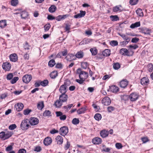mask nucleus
Segmentation results:
<instances>
[{
  "label": "nucleus",
  "instance_id": "43",
  "mask_svg": "<svg viewBox=\"0 0 153 153\" xmlns=\"http://www.w3.org/2000/svg\"><path fill=\"white\" fill-rule=\"evenodd\" d=\"M48 81L47 80L45 79L42 81H40V84L41 85L43 86H45L47 85Z\"/></svg>",
  "mask_w": 153,
  "mask_h": 153
},
{
  "label": "nucleus",
  "instance_id": "6",
  "mask_svg": "<svg viewBox=\"0 0 153 153\" xmlns=\"http://www.w3.org/2000/svg\"><path fill=\"white\" fill-rule=\"evenodd\" d=\"M32 78V76L31 75H25L23 76L22 80L24 82L27 83L31 81Z\"/></svg>",
  "mask_w": 153,
  "mask_h": 153
},
{
  "label": "nucleus",
  "instance_id": "19",
  "mask_svg": "<svg viewBox=\"0 0 153 153\" xmlns=\"http://www.w3.org/2000/svg\"><path fill=\"white\" fill-rule=\"evenodd\" d=\"M18 60V56L15 53L10 55V61L13 62H16Z\"/></svg>",
  "mask_w": 153,
  "mask_h": 153
},
{
  "label": "nucleus",
  "instance_id": "41",
  "mask_svg": "<svg viewBox=\"0 0 153 153\" xmlns=\"http://www.w3.org/2000/svg\"><path fill=\"white\" fill-rule=\"evenodd\" d=\"M120 67V65L119 63L117 62L113 64V67L115 70H118Z\"/></svg>",
  "mask_w": 153,
  "mask_h": 153
},
{
  "label": "nucleus",
  "instance_id": "23",
  "mask_svg": "<svg viewBox=\"0 0 153 153\" xmlns=\"http://www.w3.org/2000/svg\"><path fill=\"white\" fill-rule=\"evenodd\" d=\"M101 136L103 138L105 137L108 135V131L104 130L100 132Z\"/></svg>",
  "mask_w": 153,
  "mask_h": 153
},
{
  "label": "nucleus",
  "instance_id": "64",
  "mask_svg": "<svg viewBox=\"0 0 153 153\" xmlns=\"http://www.w3.org/2000/svg\"><path fill=\"white\" fill-rule=\"evenodd\" d=\"M26 151L24 149H22L19 150L18 153H26Z\"/></svg>",
  "mask_w": 153,
  "mask_h": 153
},
{
  "label": "nucleus",
  "instance_id": "56",
  "mask_svg": "<svg viewBox=\"0 0 153 153\" xmlns=\"http://www.w3.org/2000/svg\"><path fill=\"white\" fill-rule=\"evenodd\" d=\"M116 147L118 149L121 148L123 146L121 143H117L115 144Z\"/></svg>",
  "mask_w": 153,
  "mask_h": 153
},
{
  "label": "nucleus",
  "instance_id": "8",
  "mask_svg": "<svg viewBox=\"0 0 153 153\" xmlns=\"http://www.w3.org/2000/svg\"><path fill=\"white\" fill-rule=\"evenodd\" d=\"M102 103L105 105H108L110 104L111 100L110 98L108 97L104 98L102 101Z\"/></svg>",
  "mask_w": 153,
  "mask_h": 153
},
{
  "label": "nucleus",
  "instance_id": "42",
  "mask_svg": "<svg viewBox=\"0 0 153 153\" xmlns=\"http://www.w3.org/2000/svg\"><path fill=\"white\" fill-rule=\"evenodd\" d=\"M81 65L82 68L83 69H86L88 66V64L86 62H82Z\"/></svg>",
  "mask_w": 153,
  "mask_h": 153
},
{
  "label": "nucleus",
  "instance_id": "12",
  "mask_svg": "<svg viewBox=\"0 0 153 153\" xmlns=\"http://www.w3.org/2000/svg\"><path fill=\"white\" fill-rule=\"evenodd\" d=\"M15 108H16V110L19 111H21L24 107V105L22 103H17L15 105Z\"/></svg>",
  "mask_w": 153,
  "mask_h": 153
},
{
  "label": "nucleus",
  "instance_id": "32",
  "mask_svg": "<svg viewBox=\"0 0 153 153\" xmlns=\"http://www.w3.org/2000/svg\"><path fill=\"white\" fill-rule=\"evenodd\" d=\"M58 75V73L56 71H53L50 74V76L52 79L55 78Z\"/></svg>",
  "mask_w": 153,
  "mask_h": 153
},
{
  "label": "nucleus",
  "instance_id": "39",
  "mask_svg": "<svg viewBox=\"0 0 153 153\" xmlns=\"http://www.w3.org/2000/svg\"><path fill=\"white\" fill-rule=\"evenodd\" d=\"M136 12L137 15L140 16H143V13L142 10L140 9H138L136 11Z\"/></svg>",
  "mask_w": 153,
  "mask_h": 153
},
{
  "label": "nucleus",
  "instance_id": "35",
  "mask_svg": "<svg viewBox=\"0 0 153 153\" xmlns=\"http://www.w3.org/2000/svg\"><path fill=\"white\" fill-rule=\"evenodd\" d=\"M86 108L85 107L79 109L77 111V113L78 114H81L84 113L86 111Z\"/></svg>",
  "mask_w": 153,
  "mask_h": 153
},
{
  "label": "nucleus",
  "instance_id": "38",
  "mask_svg": "<svg viewBox=\"0 0 153 153\" xmlns=\"http://www.w3.org/2000/svg\"><path fill=\"white\" fill-rule=\"evenodd\" d=\"M94 118L96 120L99 121L101 119L102 116L100 114L97 113L94 115Z\"/></svg>",
  "mask_w": 153,
  "mask_h": 153
},
{
  "label": "nucleus",
  "instance_id": "17",
  "mask_svg": "<svg viewBox=\"0 0 153 153\" xmlns=\"http://www.w3.org/2000/svg\"><path fill=\"white\" fill-rule=\"evenodd\" d=\"M80 13H78L74 16V18H80L83 17L85 14L86 12L85 11H83L80 10Z\"/></svg>",
  "mask_w": 153,
  "mask_h": 153
},
{
  "label": "nucleus",
  "instance_id": "58",
  "mask_svg": "<svg viewBox=\"0 0 153 153\" xmlns=\"http://www.w3.org/2000/svg\"><path fill=\"white\" fill-rule=\"evenodd\" d=\"M92 106L95 109V111H98L100 109L99 106L95 104H93L92 105Z\"/></svg>",
  "mask_w": 153,
  "mask_h": 153
},
{
  "label": "nucleus",
  "instance_id": "3",
  "mask_svg": "<svg viewBox=\"0 0 153 153\" xmlns=\"http://www.w3.org/2000/svg\"><path fill=\"white\" fill-rule=\"evenodd\" d=\"M29 121L28 119H26L23 120L21 124V127L22 129H27L29 126Z\"/></svg>",
  "mask_w": 153,
  "mask_h": 153
},
{
  "label": "nucleus",
  "instance_id": "57",
  "mask_svg": "<svg viewBox=\"0 0 153 153\" xmlns=\"http://www.w3.org/2000/svg\"><path fill=\"white\" fill-rule=\"evenodd\" d=\"M50 25L49 24L46 25L44 26V29L46 31H48L50 28Z\"/></svg>",
  "mask_w": 153,
  "mask_h": 153
},
{
  "label": "nucleus",
  "instance_id": "10",
  "mask_svg": "<svg viewBox=\"0 0 153 153\" xmlns=\"http://www.w3.org/2000/svg\"><path fill=\"white\" fill-rule=\"evenodd\" d=\"M128 82L126 79H124L122 80L119 83V85L120 87L123 88H125L128 85Z\"/></svg>",
  "mask_w": 153,
  "mask_h": 153
},
{
  "label": "nucleus",
  "instance_id": "11",
  "mask_svg": "<svg viewBox=\"0 0 153 153\" xmlns=\"http://www.w3.org/2000/svg\"><path fill=\"white\" fill-rule=\"evenodd\" d=\"M92 142L94 144H99L102 142V139L100 137H96L92 139Z\"/></svg>",
  "mask_w": 153,
  "mask_h": 153
},
{
  "label": "nucleus",
  "instance_id": "59",
  "mask_svg": "<svg viewBox=\"0 0 153 153\" xmlns=\"http://www.w3.org/2000/svg\"><path fill=\"white\" fill-rule=\"evenodd\" d=\"M139 39L137 38H133L131 40V42L133 43H136L139 41Z\"/></svg>",
  "mask_w": 153,
  "mask_h": 153
},
{
  "label": "nucleus",
  "instance_id": "20",
  "mask_svg": "<svg viewBox=\"0 0 153 153\" xmlns=\"http://www.w3.org/2000/svg\"><path fill=\"white\" fill-rule=\"evenodd\" d=\"M52 142V140L50 137H48L46 138L44 140V143L45 146H48Z\"/></svg>",
  "mask_w": 153,
  "mask_h": 153
},
{
  "label": "nucleus",
  "instance_id": "48",
  "mask_svg": "<svg viewBox=\"0 0 153 153\" xmlns=\"http://www.w3.org/2000/svg\"><path fill=\"white\" fill-rule=\"evenodd\" d=\"M79 121L78 119L76 118H74L72 121V123L74 125H77L79 123Z\"/></svg>",
  "mask_w": 153,
  "mask_h": 153
},
{
  "label": "nucleus",
  "instance_id": "60",
  "mask_svg": "<svg viewBox=\"0 0 153 153\" xmlns=\"http://www.w3.org/2000/svg\"><path fill=\"white\" fill-rule=\"evenodd\" d=\"M108 110L109 112H111L114 110V108L112 106H109L108 107Z\"/></svg>",
  "mask_w": 153,
  "mask_h": 153
},
{
  "label": "nucleus",
  "instance_id": "34",
  "mask_svg": "<svg viewBox=\"0 0 153 153\" xmlns=\"http://www.w3.org/2000/svg\"><path fill=\"white\" fill-rule=\"evenodd\" d=\"M90 51L91 52L92 55H96L97 53V50L96 48H91Z\"/></svg>",
  "mask_w": 153,
  "mask_h": 153
},
{
  "label": "nucleus",
  "instance_id": "28",
  "mask_svg": "<svg viewBox=\"0 0 153 153\" xmlns=\"http://www.w3.org/2000/svg\"><path fill=\"white\" fill-rule=\"evenodd\" d=\"M140 22H137L134 23L132 24L130 26V27L131 28H134L140 26Z\"/></svg>",
  "mask_w": 153,
  "mask_h": 153
},
{
  "label": "nucleus",
  "instance_id": "44",
  "mask_svg": "<svg viewBox=\"0 0 153 153\" xmlns=\"http://www.w3.org/2000/svg\"><path fill=\"white\" fill-rule=\"evenodd\" d=\"M55 64V61L54 59H51L48 62V65L51 67H53Z\"/></svg>",
  "mask_w": 153,
  "mask_h": 153
},
{
  "label": "nucleus",
  "instance_id": "40",
  "mask_svg": "<svg viewBox=\"0 0 153 153\" xmlns=\"http://www.w3.org/2000/svg\"><path fill=\"white\" fill-rule=\"evenodd\" d=\"M110 18L111 19L112 21H116L119 20L118 17L117 15L111 16H110Z\"/></svg>",
  "mask_w": 153,
  "mask_h": 153
},
{
  "label": "nucleus",
  "instance_id": "63",
  "mask_svg": "<svg viewBox=\"0 0 153 153\" xmlns=\"http://www.w3.org/2000/svg\"><path fill=\"white\" fill-rule=\"evenodd\" d=\"M70 143L68 142H67L66 145L65 146V150L68 149L69 147Z\"/></svg>",
  "mask_w": 153,
  "mask_h": 153
},
{
  "label": "nucleus",
  "instance_id": "25",
  "mask_svg": "<svg viewBox=\"0 0 153 153\" xmlns=\"http://www.w3.org/2000/svg\"><path fill=\"white\" fill-rule=\"evenodd\" d=\"M110 50L109 49H105L102 53L103 55L104 56H109L110 55Z\"/></svg>",
  "mask_w": 153,
  "mask_h": 153
},
{
  "label": "nucleus",
  "instance_id": "45",
  "mask_svg": "<svg viewBox=\"0 0 153 153\" xmlns=\"http://www.w3.org/2000/svg\"><path fill=\"white\" fill-rule=\"evenodd\" d=\"M142 33L145 34H149L151 33V30L147 28H145L143 30Z\"/></svg>",
  "mask_w": 153,
  "mask_h": 153
},
{
  "label": "nucleus",
  "instance_id": "37",
  "mask_svg": "<svg viewBox=\"0 0 153 153\" xmlns=\"http://www.w3.org/2000/svg\"><path fill=\"white\" fill-rule=\"evenodd\" d=\"M43 115L44 117L51 116V112L49 110H45L43 113Z\"/></svg>",
  "mask_w": 153,
  "mask_h": 153
},
{
  "label": "nucleus",
  "instance_id": "49",
  "mask_svg": "<svg viewBox=\"0 0 153 153\" xmlns=\"http://www.w3.org/2000/svg\"><path fill=\"white\" fill-rule=\"evenodd\" d=\"M110 150V149L109 148H107L105 146H103V148L102 149V151L105 152H109Z\"/></svg>",
  "mask_w": 153,
  "mask_h": 153
},
{
  "label": "nucleus",
  "instance_id": "53",
  "mask_svg": "<svg viewBox=\"0 0 153 153\" xmlns=\"http://www.w3.org/2000/svg\"><path fill=\"white\" fill-rule=\"evenodd\" d=\"M31 110L29 109H26L24 110L23 113L25 115H28L30 112Z\"/></svg>",
  "mask_w": 153,
  "mask_h": 153
},
{
  "label": "nucleus",
  "instance_id": "29",
  "mask_svg": "<svg viewBox=\"0 0 153 153\" xmlns=\"http://www.w3.org/2000/svg\"><path fill=\"white\" fill-rule=\"evenodd\" d=\"M62 102L61 100H57L54 103V105L57 108L60 107L62 105Z\"/></svg>",
  "mask_w": 153,
  "mask_h": 153
},
{
  "label": "nucleus",
  "instance_id": "54",
  "mask_svg": "<svg viewBox=\"0 0 153 153\" xmlns=\"http://www.w3.org/2000/svg\"><path fill=\"white\" fill-rule=\"evenodd\" d=\"M153 65L152 64H150L148 65V70L149 72H151L153 70Z\"/></svg>",
  "mask_w": 153,
  "mask_h": 153
},
{
  "label": "nucleus",
  "instance_id": "50",
  "mask_svg": "<svg viewBox=\"0 0 153 153\" xmlns=\"http://www.w3.org/2000/svg\"><path fill=\"white\" fill-rule=\"evenodd\" d=\"M118 42L117 41H112L110 42V45L112 46H115L118 45Z\"/></svg>",
  "mask_w": 153,
  "mask_h": 153
},
{
  "label": "nucleus",
  "instance_id": "22",
  "mask_svg": "<svg viewBox=\"0 0 153 153\" xmlns=\"http://www.w3.org/2000/svg\"><path fill=\"white\" fill-rule=\"evenodd\" d=\"M3 68L6 71H9L10 69V64L8 62H4L2 65Z\"/></svg>",
  "mask_w": 153,
  "mask_h": 153
},
{
  "label": "nucleus",
  "instance_id": "5",
  "mask_svg": "<svg viewBox=\"0 0 153 153\" xmlns=\"http://www.w3.org/2000/svg\"><path fill=\"white\" fill-rule=\"evenodd\" d=\"M68 132V129L66 126H63L60 128L59 132L60 134L64 136L66 135Z\"/></svg>",
  "mask_w": 153,
  "mask_h": 153
},
{
  "label": "nucleus",
  "instance_id": "55",
  "mask_svg": "<svg viewBox=\"0 0 153 153\" xmlns=\"http://www.w3.org/2000/svg\"><path fill=\"white\" fill-rule=\"evenodd\" d=\"M76 79V81L77 82L79 83L80 84H82L85 80L84 79Z\"/></svg>",
  "mask_w": 153,
  "mask_h": 153
},
{
  "label": "nucleus",
  "instance_id": "52",
  "mask_svg": "<svg viewBox=\"0 0 153 153\" xmlns=\"http://www.w3.org/2000/svg\"><path fill=\"white\" fill-rule=\"evenodd\" d=\"M138 1V0H130L129 2L131 4L134 5L136 4Z\"/></svg>",
  "mask_w": 153,
  "mask_h": 153
},
{
  "label": "nucleus",
  "instance_id": "4",
  "mask_svg": "<svg viewBox=\"0 0 153 153\" xmlns=\"http://www.w3.org/2000/svg\"><path fill=\"white\" fill-rule=\"evenodd\" d=\"M139 97V95L136 93H133L131 94L129 97V98L131 101L133 102L137 100Z\"/></svg>",
  "mask_w": 153,
  "mask_h": 153
},
{
  "label": "nucleus",
  "instance_id": "47",
  "mask_svg": "<svg viewBox=\"0 0 153 153\" xmlns=\"http://www.w3.org/2000/svg\"><path fill=\"white\" fill-rule=\"evenodd\" d=\"M19 79V78L18 77H15L11 80L10 83L12 84H14Z\"/></svg>",
  "mask_w": 153,
  "mask_h": 153
},
{
  "label": "nucleus",
  "instance_id": "16",
  "mask_svg": "<svg viewBox=\"0 0 153 153\" xmlns=\"http://www.w3.org/2000/svg\"><path fill=\"white\" fill-rule=\"evenodd\" d=\"M56 142L57 144L61 145L62 144L63 142V138L60 135L57 136L56 138Z\"/></svg>",
  "mask_w": 153,
  "mask_h": 153
},
{
  "label": "nucleus",
  "instance_id": "27",
  "mask_svg": "<svg viewBox=\"0 0 153 153\" xmlns=\"http://www.w3.org/2000/svg\"><path fill=\"white\" fill-rule=\"evenodd\" d=\"M44 107V104L43 101H41L39 102L37 105V108L39 110H41Z\"/></svg>",
  "mask_w": 153,
  "mask_h": 153
},
{
  "label": "nucleus",
  "instance_id": "30",
  "mask_svg": "<svg viewBox=\"0 0 153 153\" xmlns=\"http://www.w3.org/2000/svg\"><path fill=\"white\" fill-rule=\"evenodd\" d=\"M84 56V53L83 52L80 51L78 52L75 55L76 57L78 58H81Z\"/></svg>",
  "mask_w": 153,
  "mask_h": 153
},
{
  "label": "nucleus",
  "instance_id": "18",
  "mask_svg": "<svg viewBox=\"0 0 153 153\" xmlns=\"http://www.w3.org/2000/svg\"><path fill=\"white\" fill-rule=\"evenodd\" d=\"M10 137V135L9 134H5L3 131L0 133V138L5 140L8 138Z\"/></svg>",
  "mask_w": 153,
  "mask_h": 153
},
{
  "label": "nucleus",
  "instance_id": "36",
  "mask_svg": "<svg viewBox=\"0 0 153 153\" xmlns=\"http://www.w3.org/2000/svg\"><path fill=\"white\" fill-rule=\"evenodd\" d=\"M7 25L5 20H2L0 21V27L1 28L4 27Z\"/></svg>",
  "mask_w": 153,
  "mask_h": 153
},
{
  "label": "nucleus",
  "instance_id": "26",
  "mask_svg": "<svg viewBox=\"0 0 153 153\" xmlns=\"http://www.w3.org/2000/svg\"><path fill=\"white\" fill-rule=\"evenodd\" d=\"M128 51L126 48H122L120 50V53L123 55H127Z\"/></svg>",
  "mask_w": 153,
  "mask_h": 153
},
{
  "label": "nucleus",
  "instance_id": "2",
  "mask_svg": "<svg viewBox=\"0 0 153 153\" xmlns=\"http://www.w3.org/2000/svg\"><path fill=\"white\" fill-rule=\"evenodd\" d=\"M77 73L79 74L80 79L85 80L88 76V73L86 72L81 71L80 68L77 69Z\"/></svg>",
  "mask_w": 153,
  "mask_h": 153
},
{
  "label": "nucleus",
  "instance_id": "9",
  "mask_svg": "<svg viewBox=\"0 0 153 153\" xmlns=\"http://www.w3.org/2000/svg\"><path fill=\"white\" fill-rule=\"evenodd\" d=\"M56 114L57 117H59V119L61 120H64L66 118V116L63 115L62 113L60 111L56 112Z\"/></svg>",
  "mask_w": 153,
  "mask_h": 153
},
{
  "label": "nucleus",
  "instance_id": "61",
  "mask_svg": "<svg viewBox=\"0 0 153 153\" xmlns=\"http://www.w3.org/2000/svg\"><path fill=\"white\" fill-rule=\"evenodd\" d=\"M17 126L15 124H13L10 125V130H13L16 128Z\"/></svg>",
  "mask_w": 153,
  "mask_h": 153
},
{
  "label": "nucleus",
  "instance_id": "14",
  "mask_svg": "<svg viewBox=\"0 0 153 153\" xmlns=\"http://www.w3.org/2000/svg\"><path fill=\"white\" fill-rule=\"evenodd\" d=\"M111 91L114 93H117L119 91V88L116 85H112L110 87Z\"/></svg>",
  "mask_w": 153,
  "mask_h": 153
},
{
  "label": "nucleus",
  "instance_id": "15",
  "mask_svg": "<svg viewBox=\"0 0 153 153\" xmlns=\"http://www.w3.org/2000/svg\"><path fill=\"white\" fill-rule=\"evenodd\" d=\"M149 79L147 77H144L141 79L140 82L143 85H147L149 83Z\"/></svg>",
  "mask_w": 153,
  "mask_h": 153
},
{
  "label": "nucleus",
  "instance_id": "46",
  "mask_svg": "<svg viewBox=\"0 0 153 153\" xmlns=\"http://www.w3.org/2000/svg\"><path fill=\"white\" fill-rule=\"evenodd\" d=\"M18 0H11V3L12 5L16 6L18 4Z\"/></svg>",
  "mask_w": 153,
  "mask_h": 153
},
{
  "label": "nucleus",
  "instance_id": "21",
  "mask_svg": "<svg viewBox=\"0 0 153 153\" xmlns=\"http://www.w3.org/2000/svg\"><path fill=\"white\" fill-rule=\"evenodd\" d=\"M68 96L65 94H62L59 96V99L61 100L63 102H64L67 101V100Z\"/></svg>",
  "mask_w": 153,
  "mask_h": 153
},
{
  "label": "nucleus",
  "instance_id": "51",
  "mask_svg": "<svg viewBox=\"0 0 153 153\" xmlns=\"http://www.w3.org/2000/svg\"><path fill=\"white\" fill-rule=\"evenodd\" d=\"M30 46L28 45L27 42H26L24 45V48L25 50H29L30 49Z\"/></svg>",
  "mask_w": 153,
  "mask_h": 153
},
{
  "label": "nucleus",
  "instance_id": "13",
  "mask_svg": "<svg viewBox=\"0 0 153 153\" xmlns=\"http://www.w3.org/2000/svg\"><path fill=\"white\" fill-rule=\"evenodd\" d=\"M113 10L114 12H117L118 11L121 12L124 10L123 8L121 5L116 6L113 8Z\"/></svg>",
  "mask_w": 153,
  "mask_h": 153
},
{
  "label": "nucleus",
  "instance_id": "33",
  "mask_svg": "<svg viewBox=\"0 0 153 153\" xmlns=\"http://www.w3.org/2000/svg\"><path fill=\"white\" fill-rule=\"evenodd\" d=\"M56 7L54 5H51L49 8V11L51 13H53L56 10Z\"/></svg>",
  "mask_w": 153,
  "mask_h": 153
},
{
  "label": "nucleus",
  "instance_id": "62",
  "mask_svg": "<svg viewBox=\"0 0 153 153\" xmlns=\"http://www.w3.org/2000/svg\"><path fill=\"white\" fill-rule=\"evenodd\" d=\"M24 59L26 60H28L29 58V55L27 53H26L24 56Z\"/></svg>",
  "mask_w": 153,
  "mask_h": 153
},
{
  "label": "nucleus",
  "instance_id": "24",
  "mask_svg": "<svg viewBox=\"0 0 153 153\" xmlns=\"http://www.w3.org/2000/svg\"><path fill=\"white\" fill-rule=\"evenodd\" d=\"M28 13L25 11H22L21 12V18L23 19H26L28 16Z\"/></svg>",
  "mask_w": 153,
  "mask_h": 153
},
{
  "label": "nucleus",
  "instance_id": "7",
  "mask_svg": "<svg viewBox=\"0 0 153 153\" xmlns=\"http://www.w3.org/2000/svg\"><path fill=\"white\" fill-rule=\"evenodd\" d=\"M29 120L30 123L32 126L36 125L39 122V120L36 118L32 117Z\"/></svg>",
  "mask_w": 153,
  "mask_h": 153
},
{
  "label": "nucleus",
  "instance_id": "1",
  "mask_svg": "<svg viewBox=\"0 0 153 153\" xmlns=\"http://www.w3.org/2000/svg\"><path fill=\"white\" fill-rule=\"evenodd\" d=\"M69 82H65L64 84L61 85L59 88V91L62 94H65L68 90V87L69 86Z\"/></svg>",
  "mask_w": 153,
  "mask_h": 153
},
{
  "label": "nucleus",
  "instance_id": "31",
  "mask_svg": "<svg viewBox=\"0 0 153 153\" xmlns=\"http://www.w3.org/2000/svg\"><path fill=\"white\" fill-rule=\"evenodd\" d=\"M118 34L121 36L123 39L126 40H129V39H130V38L128 37L125 34L120 33H119Z\"/></svg>",
  "mask_w": 153,
  "mask_h": 153
}]
</instances>
